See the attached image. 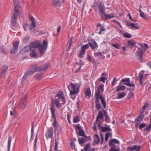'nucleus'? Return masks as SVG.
I'll return each instance as SVG.
<instances>
[{
    "mask_svg": "<svg viewBox=\"0 0 151 151\" xmlns=\"http://www.w3.org/2000/svg\"><path fill=\"white\" fill-rule=\"evenodd\" d=\"M56 96L58 97L59 99H55L53 102H51V104L53 103L58 108L61 109L62 106L65 105V100L63 92L62 91H59L58 93L56 95Z\"/></svg>",
    "mask_w": 151,
    "mask_h": 151,
    "instance_id": "f257e3e1",
    "label": "nucleus"
},
{
    "mask_svg": "<svg viewBox=\"0 0 151 151\" xmlns=\"http://www.w3.org/2000/svg\"><path fill=\"white\" fill-rule=\"evenodd\" d=\"M104 86V84H102L98 86L97 90L96 91L95 97L96 99L101 100L103 107L105 108L106 106V102L105 101V99L103 98L102 95V94L104 90L103 88Z\"/></svg>",
    "mask_w": 151,
    "mask_h": 151,
    "instance_id": "f03ea898",
    "label": "nucleus"
},
{
    "mask_svg": "<svg viewBox=\"0 0 151 151\" xmlns=\"http://www.w3.org/2000/svg\"><path fill=\"white\" fill-rule=\"evenodd\" d=\"M92 7L95 12H99L100 16L103 18L105 11V6L103 3L96 1L93 3Z\"/></svg>",
    "mask_w": 151,
    "mask_h": 151,
    "instance_id": "7ed1b4c3",
    "label": "nucleus"
},
{
    "mask_svg": "<svg viewBox=\"0 0 151 151\" xmlns=\"http://www.w3.org/2000/svg\"><path fill=\"white\" fill-rule=\"evenodd\" d=\"M68 88L70 91V95L72 96L79 93L80 86L78 83H73L71 82L68 86Z\"/></svg>",
    "mask_w": 151,
    "mask_h": 151,
    "instance_id": "20e7f679",
    "label": "nucleus"
},
{
    "mask_svg": "<svg viewBox=\"0 0 151 151\" xmlns=\"http://www.w3.org/2000/svg\"><path fill=\"white\" fill-rule=\"evenodd\" d=\"M140 46L142 48H138L137 51L136 52V55L138 57V59L141 62H143L142 57L144 52L148 48L147 45V44H139Z\"/></svg>",
    "mask_w": 151,
    "mask_h": 151,
    "instance_id": "39448f33",
    "label": "nucleus"
},
{
    "mask_svg": "<svg viewBox=\"0 0 151 151\" xmlns=\"http://www.w3.org/2000/svg\"><path fill=\"white\" fill-rule=\"evenodd\" d=\"M47 40H45L43 41L42 45H40L38 48L41 54H43L46 51L47 48Z\"/></svg>",
    "mask_w": 151,
    "mask_h": 151,
    "instance_id": "423d86ee",
    "label": "nucleus"
},
{
    "mask_svg": "<svg viewBox=\"0 0 151 151\" xmlns=\"http://www.w3.org/2000/svg\"><path fill=\"white\" fill-rule=\"evenodd\" d=\"M55 107V105L53 103H52L50 105V109L52 114V118L54 119V122L52 124V125L54 127H56L57 122L56 118V116L55 115V110L54 109Z\"/></svg>",
    "mask_w": 151,
    "mask_h": 151,
    "instance_id": "0eeeda50",
    "label": "nucleus"
},
{
    "mask_svg": "<svg viewBox=\"0 0 151 151\" xmlns=\"http://www.w3.org/2000/svg\"><path fill=\"white\" fill-rule=\"evenodd\" d=\"M48 68V66L47 64H45L43 66L41 67L38 66L37 64H35L32 68V69H33L34 72L38 71H41L46 69Z\"/></svg>",
    "mask_w": 151,
    "mask_h": 151,
    "instance_id": "6e6552de",
    "label": "nucleus"
},
{
    "mask_svg": "<svg viewBox=\"0 0 151 151\" xmlns=\"http://www.w3.org/2000/svg\"><path fill=\"white\" fill-rule=\"evenodd\" d=\"M19 12L14 11L13 15L12 16L11 23L12 25L15 26L17 24V20L18 15Z\"/></svg>",
    "mask_w": 151,
    "mask_h": 151,
    "instance_id": "1a4fd4ad",
    "label": "nucleus"
},
{
    "mask_svg": "<svg viewBox=\"0 0 151 151\" xmlns=\"http://www.w3.org/2000/svg\"><path fill=\"white\" fill-rule=\"evenodd\" d=\"M96 26L97 28L96 29V32L99 34L101 35L102 34V32L105 30L104 26L100 23H97Z\"/></svg>",
    "mask_w": 151,
    "mask_h": 151,
    "instance_id": "9d476101",
    "label": "nucleus"
},
{
    "mask_svg": "<svg viewBox=\"0 0 151 151\" xmlns=\"http://www.w3.org/2000/svg\"><path fill=\"white\" fill-rule=\"evenodd\" d=\"M34 70L31 68L29 69L25 73L22 78V81L24 82L29 76H31L34 73Z\"/></svg>",
    "mask_w": 151,
    "mask_h": 151,
    "instance_id": "9b49d317",
    "label": "nucleus"
},
{
    "mask_svg": "<svg viewBox=\"0 0 151 151\" xmlns=\"http://www.w3.org/2000/svg\"><path fill=\"white\" fill-rule=\"evenodd\" d=\"M89 47V45L88 44L85 45L82 47L80 52L79 55L80 57L83 58V57L86 52L85 50L88 49Z\"/></svg>",
    "mask_w": 151,
    "mask_h": 151,
    "instance_id": "f8f14e48",
    "label": "nucleus"
},
{
    "mask_svg": "<svg viewBox=\"0 0 151 151\" xmlns=\"http://www.w3.org/2000/svg\"><path fill=\"white\" fill-rule=\"evenodd\" d=\"M27 95H26L22 98V99L20 101L19 104L22 109H24L26 106V102L27 101Z\"/></svg>",
    "mask_w": 151,
    "mask_h": 151,
    "instance_id": "ddd939ff",
    "label": "nucleus"
},
{
    "mask_svg": "<svg viewBox=\"0 0 151 151\" xmlns=\"http://www.w3.org/2000/svg\"><path fill=\"white\" fill-rule=\"evenodd\" d=\"M53 134V131L52 127L50 128L47 130L46 134V137L47 139L52 138Z\"/></svg>",
    "mask_w": 151,
    "mask_h": 151,
    "instance_id": "4468645a",
    "label": "nucleus"
},
{
    "mask_svg": "<svg viewBox=\"0 0 151 151\" xmlns=\"http://www.w3.org/2000/svg\"><path fill=\"white\" fill-rule=\"evenodd\" d=\"M19 44V42L17 41L15 43L13 44V48L12 50L10 53L12 54H15L17 53V49H18V45Z\"/></svg>",
    "mask_w": 151,
    "mask_h": 151,
    "instance_id": "2eb2a0df",
    "label": "nucleus"
},
{
    "mask_svg": "<svg viewBox=\"0 0 151 151\" xmlns=\"http://www.w3.org/2000/svg\"><path fill=\"white\" fill-rule=\"evenodd\" d=\"M13 3L14 5V11L20 12L21 7L19 4V0H13Z\"/></svg>",
    "mask_w": 151,
    "mask_h": 151,
    "instance_id": "dca6fc26",
    "label": "nucleus"
},
{
    "mask_svg": "<svg viewBox=\"0 0 151 151\" xmlns=\"http://www.w3.org/2000/svg\"><path fill=\"white\" fill-rule=\"evenodd\" d=\"M76 127L79 130V131L78 132L76 130L77 133L80 136L85 137V132L84 131L81 129V127L78 125H76Z\"/></svg>",
    "mask_w": 151,
    "mask_h": 151,
    "instance_id": "f3484780",
    "label": "nucleus"
},
{
    "mask_svg": "<svg viewBox=\"0 0 151 151\" xmlns=\"http://www.w3.org/2000/svg\"><path fill=\"white\" fill-rule=\"evenodd\" d=\"M89 44L90 47L92 49H94L97 47L98 45L95 41L93 39H91L89 42Z\"/></svg>",
    "mask_w": 151,
    "mask_h": 151,
    "instance_id": "a211bd4d",
    "label": "nucleus"
},
{
    "mask_svg": "<svg viewBox=\"0 0 151 151\" xmlns=\"http://www.w3.org/2000/svg\"><path fill=\"white\" fill-rule=\"evenodd\" d=\"M119 142L118 140L116 139H113L109 140V145L110 147H111L114 145V146H116L114 144H119Z\"/></svg>",
    "mask_w": 151,
    "mask_h": 151,
    "instance_id": "6ab92c4d",
    "label": "nucleus"
},
{
    "mask_svg": "<svg viewBox=\"0 0 151 151\" xmlns=\"http://www.w3.org/2000/svg\"><path fill=\"white\" fill-rule=\"evenodd\" d=\"M140 148V146H137V145H134L133 146H130L127 148V150L129 151H133L136 150L135 151H138Z\"/></svg>",
    "mask_w": 151,
    "mask_h": 151,
    "instance_id": "aec40b11",
    "label": "nucleus"
},
{
    "mask_svg": "<svg viewBox=\"0 0 151 151\" xmlns=\"http://www.w3.org/2000/svg\"><path fill=\"white\" fill-rule=\"evenodd\" d=\"M8 51L7 48L4 46H0V54L1 55L7 54Z\"/></svg>",
    "mask_w": 151,
    "mask_h": 151,
    "instance_id": "412c9836",
    "label": "nucleus"
},
{
    "mask_svg": "<svg viewBox=\"0 0 151 151\" xmlns=\"http://www.w3.org/2000/svg\"><path fill=\"white\" fill-rule=\"evenodd\" d=\"M8 68V66L6 65H4L2 66L1 70V75H4L7 73Z\"/></svg>",
    "mask_w": 151,
    "mask_h": 151,
    "instance_id": "4be33fe9",
    "label": "nucleus"
},
{
    "mask_svg": "<svg viewBox=\"0 0 151 151\" xmlns=\"http://www.w3.org/2000/svg\"><path fill=\"white\" fill-rule=\"evenodd\" d=\"M138 78L140 82V84L141 85H142L143 84V74L141 72L138 76Z\"/></svg>",
    "mask_w": 151,
    "mask_h": 151,
    "instance_id": "5701e85b",
    "label": "nucleus"
},
{
    "mask_svg": "<svg viewBox=\"0 0 151 151\" xmlns=\"http://www.w3.org/2000/svg\"><path fill=\"white\" fill-rule=\"evenodd\" d=\"M31 52L30 54V56L32 57L36 58L37 57V54L34 49H31Z\"/></svg>",
    "mask_w": 151,
    "mask_h": 151,
    "instance_id": "b1692460",
    "label": "nucleus"
},
{
    "mask_svg": "<svg viewBox=\"0 0 151 151\" xmlns=\"http://www.w3.org/2000/svg\"><path fill=\"white\" fill-rule=\"evenodd\" d=\"M99 99H96L95 103H96L95 107L98 110H99L101 107V104L100 103Z\"/></svg>",
    "mask_w": 151,
    "mask_h": 151,
    "instance_id": "393cba45",
    "label": "nucleus"
},
{
    "mask_svg": "<svg viewBox=\"0 0 151 151\" xmlns=\"http://www.w3.org/2000/svg\"><path fill=\"white\" fill-rule=\"evenodd\" d=\"M52 4L55 6H59L61 5V1L60 0H53Z\"/></svg>",
    "mask_w": 151,
    "mask_h": 151,
    "instance_id": "a878e982",
    "label": "nucleus"
},
{
    "mask_svg": "<svg viewBox=\"0 0 151 151\" xmlns=\"http://www.w3.org/2000/svg\"><path fill=\"white\" fill-rule=\"evenodd\" d=\"M99 140V138L98 135L95 134L94 137V143L96 145L98 144Z\"/></svg>",
    "mask_w": 151,
    "mask_h": 151,
    "instance_id": "bb28decb",
    "label": "nucleus"
},
{
    "mask_svg": "<svg viewBox=\"0 0 151 151\" xmlns=\"http://www.w3.org/2000/svg\"><path fill=\"white\" fill-rule=\"evenodd\" d=\"M103 119V115L101 111H100L99 112L97 116L96 122H98V120L99 119Z\"/></svg>",
    "mask_w": 151,
    "mask_h": 151,
    "instance_id": "cd10ccee",
    "label": "nucleus"
},
{
    "mask_svg": "<svg viewBox=\"0 0 151 151\" xmlns=\"http://www.w3.org/2000/svg\"><path fill=\"white\" fill-rule=\"evenodd\" d=\"M40 44V42H33L31 44V48L32 47L34 48L37 47L38 48Z\"/></svg>",
    "mask_w": 151,
    "mask_h": 151,
    "instance_id": "c85d7f7f",
    "label": "nucleus"
},
{
    "mask_svg": "<svg viewBox=\"0 0 151 151\" xmlns=\"http://www.w3.org/2000/svg\"><path fill=\"white\" fill-rule=\"evenodd\" d=\"M31 46L26 45L22 49V50H23L24 52H27L29 50L31 51Z\"/></svg>",
    "mask_w": 151,
    "mask_h": 151,
    "instance_id": "c756f323",
    "label": "nucleus"
},
{
    "mask_svg": "<svg viewBox=\"0 0 151 151\" xmlns=\"http://www.w3.org/2000/svg\"><path fill=\"white\" fill-rule=\"evenodd\" d=\"M73 37H71L70 38V41L69 42H68V43H69V45L66 49V50L67 51H69L70 49L71 45L73 43L72 40H73Z\"/></svg>",
    "mask_w": 151,
    "mask_h": 151,
    "instance_id": "7c9ffc66",
    "label": "nucleus"
},
{
    "mask_svg": "<svg viewBox=\"0 0 151 151\" xmlns=\"http://www.w3.org/2000/svg\"><path fill=\"white\" fill-rule=\"evenodd\" d=\"M126 86H120L116 87V91H124L126 88Z\"/></svg>",
    "mask_w": 151,
    "mask_h": 151,
    "instance_id": "2f4dec72",
    "label": "nucleus"
},
{
    "mask_svg": "<svg viewBox=\"0 0 151 151\" xmlns=\"http://www.w3.org/2000/svg\"><path fill=\"white\" fill-rule=\"evenodd\" d=\"M101 130L102 132H105L108 131H110L111 129L110 128H109L107 127H101Z\"/></svg>",
    "mask_w": 151,
    "mask_h": 151,
    "instance_id": "473e14b6",
    "label": "nucleus"
},
{
    "mask_svg": "<svg viewBox=\"0 0 151 151\" xmlns=\"http://www.w3.org/2000/svg\"><path fill=\"white\" fill-rule=\"evenodd\" d=\"M126 93L122 92L120 93H118L117 97V99H120L124 98L126 95Z\"/></svg>",
    "mask_w": 151,
    "mask_h": 151,
    "instance_id": "72a5a7b5",
    "label": "nucleus"
},
{
    "mask_svg": "<svg viewBox=\"0 0 151 151\" xmlns=\"http://www.w3.org/2000/svg\"><path fill=\"white\" fill-rule=\"evenodd\" d=\"M79 144L81 145H82L86 141V139L83 138H80L78 139Z\"/></svg>",
    "mask_w": 151,
    "mask_h": 151,
    "instance_id": "f704fd0d",
    "label": "nucleus"
},
{
    "mask_svg": "<svg viewBox=\"0 0 151 151\" xmlns=\"http://www.w3.org/2000/svg\"><path fill=\"white\" fill-rule=\"evenodd\" d=\"M136 44V42L132 40H130L128 41V45L129 46H134Z\"/></svg>",
    "mask_w": 151,
    "mask_h": 151,
    "instance_id": "c9c22d12",
    "label": "nucleus"
},
{
    "mask_svg": "<svg viewBox=\"0 0 151 151\" xmlns=\"http://www.w3.org/2000/svg\"><path fill=\"white\" fill-rule=\"evenodd\" d=\"M104 16L106 19H110L111 18H113L114 17V16L113 14H106L104 13L103 16Z\"/></svg>",
    "mask_w": 151,
    "mask_h": 151,
    "instance_id": "e433bc0d",
    "label": "nucleus"
},
{
    "mask_svg": "<svg viewBox=\"0 0 151 151\" xmlns=\"http://www.w3.org/2000/svg\"><path fill=\"white\" fill-rule=\"evenodd\" d=\"M85 94L86 96L90 97L91 92L90 89H87L85 91Z\"/></svg>",
    "mask_w": 151,
    "mask_h": 151,
    "instance_id": "4c0bfd02",
    "label": "nucleus"
},
{
    "mask_svg": "<svg viewBox=\"0 0 151 151\" xmlns=\"http://www.w3.org/2000/svg\"><path fill=\"white\" fill-rule=\"evenodd\" d=\"M139 12L140 16L141 17H142L144 19H146L147 18V17L144 14L143 12L141 10V9H140V8H139Z\"/></svg>",
    "mask_w": 151,
    "mask_h": 151,
    "instance_id": "58836bf2",
    "label": "nucleus"
},
{
    "mask_svg": "<svg viewBox=\"0 0 151 151\" xmlns=\"http://www.w3.org/2000/svg\"><path fill=\"white\" fill-rule=\"evenodd\" d=\"M111 133L107 132L106 134L105 137V141L106 142H107L108 139V138L109 136H111Z\"/></svg>",
    "mask_w": 151,
    "mask_h": 151,
    "instance_id": "ea45409f",
    "label": "nucleus"
},
{
    "mask_svg": "<svg viewBox=\"0 0 151 151\" xmlns=\"http://www.w3.org/2000/svg\"><path fill=\"white\" fill-rule=\"evenodd\" d=\"M138 24L137 23H132L131 27L135 29H139V27H138Z\"/></svg>",
    "mask_w": 151,
    "mask_h": 151,
    "instance_id": "a19ab883",
    "label": "nucleus"
},
{
    "mask_svg": "<svg viewBox=\"0 0 151 151\" xmlns=\"http://www.w3.org/2000/svg\"><path fill=\"white\" fill-rule=\"evenodd\" d=\"M124 84L126 85L127 86H129L130 87H132L133 88H135V85L133 83H124Z\"/></svg>",
    "mask_w": 151,
    "mask_h": 151,
    "instance_id": "79ce46f5",
    "label": "nucleus"
},
{
    "mask_svg": "<svg viewBox=\"0 0 151 151\" xmlns=\"http://www.w3.org/2000/svg\"><path fill=\"white\" fill-rule=\"evenodd\" d=\"M70 145L71 149L73 150L75 149V145L73 141H70Z\"/></svg>",
    "mask_w": 151,
    "mask_h": 151,
    "instance_id": "37998d69",
    "label": "nucleus"
},
{
    "mask_svg": "<svg viewBox=\"0 0 151 151\" xmlns=\"http://www.w3.org/2000/svg\"><path fill=\"white\" fill-rule=\"evenodd\" d=\"M144 112L141 111L139 115L138 116V118L142 120L144 117V115L143 114Z\"/></svg>",
    "mask_w": 151,
    "mask_h": 151,
    "instance_id": "c03bdc74",
    "label": "nucleus"
},
{
    "mask_svg": "<svg viewBox=\"0 0 151 151\" xmlns=\"http://www.w3.org/2000/svg\"><path fill=\"white\" fill-rule=\"evenodd\" d=\"M80 120L78 116H77L74 117L73 119V122L74 123H75L79 122Z\"/></svg>",
    "mask_w": 151,
    "mask_h": 151,
    "instance_id": "a18cd8bd",
    "label": "nucleus"
},
{
    "mask_svg": "<svg viewBox=\"0 0 151 151\" xmlns=\"http://www.w3.org/2000/svg\"><path fill=\"white\" fill-rule=\"evenodd\" d=\"M34 24L32 23L29 27V28L30 31H32L36 27V25L35 23V25H34Z\"/></svg>",
    "mask_w": 151,
    "mask_h": 151,
    "instance_id": "49530a36",
    "label": "nucleus"
},
{
    "mask_svg": "<svg viewBox=\"0 0 151 151\" xmlns=\"http://www.w3.org/2000/svg\"><path fill=\"white\" fill-rule=\"evenodd\" d=\"M110 147H111V148L109 151H119V149L116 148L115 149L116 146H114V145Z\"/></svg>",
    "mask_w": 151,
    "mask_h": 151,
    "instance_id": "de8ad7c7",
    "label": "nucleus"
},
{
    "mask_svg": "<svg viewBox=\"0 0 151 151\" xmlns=\"http://www.w3.org/2000/svg\"><path fill=\"white\" fill-rule=\"evenodd\" d=\"M121 82H126L127 83H130V79L129 78H126L125 79L123 78L121 81Z\"/></svg>",
    "mask_w": 151,
    "mask_h": 151,
    "instance_id": "09e8293b",
    "label": "nucleus"
},
{
    "mask_svg": "<svg viewBox=\"0 0 151 151\" xmlns=\"http://www.w3.org/2000/svg\"><path fill=\"white\" fill-rule=\"evenodd\" d=\"M10 115H13L14 118L16 116L17 114L14 109L13 111H10Z\"/></svg>",
    "mask_w": 151,
    "mask_h": 151,
    "instance_id": "8fccbe9b",
    "label": "nucleus"
},
{
    "mask_svg": "<svg viewBox=\"0 0 151 151\" xmlns=\"http://www.w3.org/2000/svg\"><path fill=\"white\" fill-rule=\"evenodd\" d=\"M91 147L90 145L89 144H87L86 145L84 150L85 151H88V149Z\"/></svg>",
    "mask_w": 151,
    "mask_h": 151,
    "instance_id": "3c124183",
    "label": "nucleus"
},
{
    "mask_svg": "<svg viewBox=\"0 0 151 151\" xmlns=\"http://www.w3.org/2000/svg\"><path fill=\"white\" fill-rule=\"evenodd\" d=\"M124 37H126L127 38H130L132 36L131 35L128 33H125L123 34Z\"/></svg>",
    "mask_w": 151,
    "mask_h": 151,
    "instance_id": "603ef678",
    "label": "nucleus"
},
{
    "mask_svg": "<svg viewBox=\"0 0 151 151\" xmlns=\"http://www.w3.org/2000/svg\"><path fill=\"white\" fill-rule=\"evenodd\" d=\"M151 129V124H150L149 125L146 127L144 129V131L148 132Z\"/></svg>",
    "mask_w": 151,
    "mask_h": 151,
    "instance_id": "864d4df0",
    "label": "nucleus"
},
{
    "mask_svg": "<svg viewBox=\"0 0 151 151\" xmlns=\"http://www.w3.org/2000/svg\"><path fill=\"white\" fill-rule=\"evenodd\" d=\"M111 46L116 49L119 48V45L118 43H115L111 44Z\"/></svg>",
    "mask_w": 151,
    "mask_h": 151,
    "instance_id": "5fc2aeb1",
    "label": "nucleus"
},
{
    "mask_svg": "<svg viewBox=\"0 0 151 151\" xmlns=\"http://www.w3.org/2000/svg\"><path fill=\"white\" fill-rule=\"evenodd\" d=\"M148 105H149V104H148L147 103H145L142 108V109L141 111H142L144 112L145 108L147 107L148 106Z\"/></svg>",
    "mask_w": 151,
    "mask_h": 151,
    "instance_id": "6e6d98bb",
    "label": "nucleus"
},
{
    "mask_svg": "<svg viewBox=\"0 0 151 151\" xmlns=\"http://www.w3.org/2000/svg\"><path fill=\"white\" fill-rule=\"evenodd\" d=\"M146 126V124L144 123H142L139 125V129L141 130L142 129L144 128Z\"/></svg>",
    "mask_w": 151,
    "mask_h": 151,
    "instance_id": "4d7b16f0",
    "label": "nucleus"
},
{
    "mask_svg": "<svg viewBox=\"0 0 151 151\" xmlns=\"http://www.w3.org/2000/svg\"><path fill=\"white\" fill-rule=\"evenodd\" d=\"M107 78L105 76H103L101 77V78L100 79L99 81H102L103 82H104L105 81L107 80Z\"/></svg>",
    "mask_w": 151,
    "mask_h": 151,
    "instance_id": "13d9d810",
    "label": "nucleus"
},
{
    "mask_svg": "<svg viewBox=\"0 0 151 151\" xmlns=\"http://www.w3.org/2000/svg\"><path fill=\"white\" fill-rule=\"evenodd\" d=\"M29 19L30 21L31 22L32 24H33L34 25H35V21L34 19V18L33 17H29Z\"/></svg>",
    "mask_w": 151,
    "mask_h": 151,
    "instance_id": "bf43d9fd",
    "label": "nucleus"
},
{
    "mask_svg": "<svg viewBox=\"0 0 151 151\" xmlns=\"http://www.w3.org/2000/svg\"><path fill=\"white\" fill-rule=\"evenodd\" d=\"M105 120L107 122H110V118L108 116H105Z\"/></svg>",
    "mask_w": 151,
    "mask_h": 151,
    "instance_id": "052dcab7",
    "label": "nucleus"
},
{
    "mask_svg": "<svg viewBox=\"0 0 151 151\" xmlns=\"http://www.w3.org/2000/svg\"><path fill=\"white\" fill-rule=\"evenodd\" d=\"M55 150H58V143L57 142L56 139H55Z\"/></svg>",
    "mask_w": 151,
    "mask_h": 151,
    "instance_id": "680f3d73",
    "label": "nucleus"
},
{
    "mask_svg": "<svg viewBox=\"0 0 151 151\" xmlns=\"http://www.w3.org/2000/svg\"><path fill=\"white\" fill-rule=\"evenodd\" d=\"M116 81V77H114V78L113 79V81L112 82V85L113 86H114L116 84L115 83V82Z\"/></svg>",
    "mask_w": 151,
    "mask_h": 151,
    "instance_id": "e2e57ef3",
    "label": "nucleus"
},
{
    "mask_svg": "<svg viewBox=\"0 0 151 151\" xmlns=\"http://www.w3.org/2000/svg\"><path fill=\"white\" fill-rule=\"evenodd\" d=\"M100 137H101V145H102L104 141V138L103 135L102 134H100Z\"/></svg>",
    "mask_w": 151,
    "mask_h": 151,
    "instance_id": "0e129e2a",
    "label": "nucleus"
},
{
    "mask_svg": "<svg viewBox=\"0 0 151 151\" xmlns=\"http://www.w3.org/2000/svg\"><path fill=\"white\" fill-rule=\"evenodd\" d=\"M97 122H95L94 123L93 126L92 127L93 129L95 131H96V124Z\"/></svg>",
    "mask_w": 151,
    "mask_h": 151,
    "instance_id": "69168bd1",
    "label": "nucleus"
},
{
    "mask_svg": "<svg viewBox=\"0 0 151 151\" xmlns=\"http://www.w3.org/2000/svg\"><path fill=\"white\" fill-rule=\"evenodd\" d=\"M28 24L27 23H25V24H24L23 25V27L24 28V29L25 31L27 30V27H28Z\"/></svg>",
    "mask_w": 151,
    "mask_h": 151,
    "instance_id": "338daca9",
    "label": "nucleus"
},
{
    "mask_svg": "<svg viewBox=\"0 0 151 151\" xmlns=\"http://www.w3.org/2000/svg\"><path fill=\"white\" fill-rule=\"evenodd\" d=\"M133 95V93L132 92H130L128 95V97L129 98H131L132 96Z\"/></svg>",
    "mask_w": 151,
    "mask_h": 151,
    "instance_id": "774afa93",
    "label": "nucleus"
}]
</instances>
